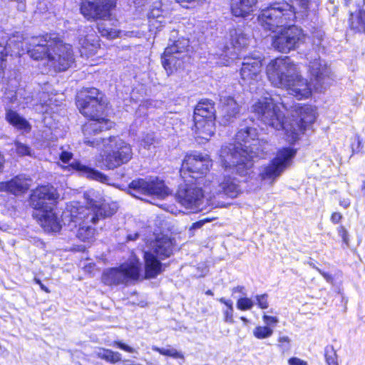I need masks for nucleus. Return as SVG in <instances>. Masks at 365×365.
Here are the masks:
<instances>
[{
  "mask_svg": "<svg viewBox=\"0 0 365 365\" xmlns=\"http://www.w3.org/2000/svg\"><path fill=\"white\" fill-rule=\"evenodd\" d=\"M220 122L223 125L232 123L239 115L240 108L236 101L224 93L220 95Z\"/></svg>",
  "mask_w": 365,
  "mask_h": 365,
  "instance_id": "5701e85b",
  "label": "nucleus"
},
{
  "mask_svg": "<svg viewBox=\"0 0 365 365\" xmlns=\"http://www.w3.org/2000/svg\"><path fill=\"white\" fill-rule=\"evenodd\" d=\"M116 0H81V14L88 21L106 19L115 6Z\"/></svg>",
  "mask_w": 365,
  "mask_h": 365,
  "instance_id": "2eb2a0df",
  "label": "nucleus"
},
{
  "mask_svg": "<svg viewBox=\"0 0 365 365\" xmlns=\"http://www.w3.org/2000/svg\"><path fill=\"white\" fill-rule=\"evenodd\" d=\"M294 108L297 119L289 123L284 121L285 115L279 106L269 96L263 97L255 102L251 111L264 124L277 130H284L286 140L293 143L303 133L307 125L314 123L316 119V109L312 106L297 104Z\"/></svg>",
  "mask_w": 365,
  "mask_h": 365,
  "instance_id": "f257e3e1",
  "label": "nucleus"
},
{
  "mask_svg": "<svg viewBox=\"0 0 365 365\" xmlns=\"http://www.w3.org/2000/svg\"><path fill=\"white\" fill-rule=\"evenodd\" d=\"M58 198L56 190L51 185H43L34 190L30 196V205L38 212L54 206Z\"/></svg>",
  "mask_w": 365,
  "mask_h": 365,
  "instance_id": "a211bd4d",
  "label": "nucleus"
},
{
  "mask_svg": "<svg viewBox=\"0 0 365 365\" xmlns=\"http://www.w3.org/2000/svg\"><path fill=\"white\" fill-rule=\"evenodd\" d=\"M339 205L345 209L348 208L351 205V200L349 198H341L339 200Z\"/></svg>",
  "mask_w": 365,
  "mask_h": 365,
  "instance_id": "13d9d810",
  "label": "nucleus"
},
{
  "mask_svg": "<svg viewBox=\"0 0 365 365\" xmlns=\"http://www.w3.org/2000/svg\"><path fill=\"white\" fill-rule=\"evenodd\" d=\"M351 29L356 32L365 33V10H361L356 14H351L349 19Z\"/></svg>",
  "mask_w": 365,
  "mask_h": 365,
  "instance_id": "c9c22d12",
  "label": "nucleus"
},
{
  "mask_svg": "<svg viewBox=\"0 0 365 365\" xmlns=\"http://www.w3.org/2000/svg\"><path fill=\"white\" fill-rule=\"evenodd\" d=\"M178 3L180 4L183 7H187L186 4L192 2H203L206 0H175Z\"/></svg>",
  "mask_w": 365,
  "mask_h": 365,
  "instance_id": "bf43d9fd",
  "label": "nucleus"
},
{
  "mask_svg": "<svg viewBox=\"0 0 365 365\" xmlns=\"http://www.w3.org/2000/svg\"><path fill=\"white\" fill-rule=\"evenodd\" d=\"M15 150L19 155H31V150L27 145L16 141L14 143Z\"/></svg>",
  "mask_w": 365,
  "mask_h": 365,
  "instance_id": "a18cd8bd",
  "label": "nucleus"
},
{
  "mask_svg": "<svg viewBox=\"0 0 365 365\" xmlns=\"http://www.w3.org/2000/svg\"><path fill=\"white\" fill-rule=\"evenodd\" d=\"M309 61L308 71L311 83H308L312 90L322 91L325 88L330 76V69L319 56L317 55L308 57Z\"/></svg>",
  "mask_w": 365,
  "mask_h": 365,
  "instance_id": "dca6fc26",
  "label": "nucleus"
},
{
  "mask_svg": "<svg viewBox=\"0 0 365 365\" xmlns=\"http://www.w3.org/2000/svg\"><path fill=\"white\" fill-rule=\"evenodd\" d=\"M173 240L167 236H162L156 238L151 244V251L160 259L169 257L173 253Z\"/></svg>",
  "mask_w": 365,
  "mask_h": 365,
  "instance_id": "a878e982",
  "label": "nucleus"
},
{
  "mask_svg": "<svg viewBox=\"0 0 365 365\" xmlns=\"http://www.w3.org/2000/svg\"><path fill=\"white\" fill-rule=\"evenodd\" d=\"M112 126L113 123L106 118L90 120L82 127L84 143L93 148H99L102 145V140L104 138H98L96 135L103 130L110 129Z\"/></svg>",
  "mask_w": 365,
  "mask_h": 365,
  "instance_id": "6ab92c4d",
  "label": "nucleus"
},
{
  "mask_svg": "<svg viewBox=\"0 0 365 365\" xmlns=\"http://www.w3.org/2000/svg\"><path fill=\"white\" fill-rule=\"evenodd\" d=\"M138 238V233H135V234H133V235H128V237H127V239L129 241H130V240H135Z\"/></svg>",
  "mask_w": 365,
  "mask_h": 365,
  "instance_id": "69168bd1",
  "label": "nucleus"
},
{
  "mask_svg": "<svg viewBox=\"0 0 365 365\" xmlns=\"http://www.w3.org/2000/svg\"><path fill=\"white\" fill-rule=\"evenodd\" d=\"M145 272L147 278H155L164 270L160 259L150 252H145Z\"/></svg>",
  "mask_w": 365,
  "mask_h": 365,
  "instance_id": "bb28decb",
  "label": "nucleus"
},
{
  "mask_svg": "<svg viewBox=\"0 0 365 365\" xmlns=\"http://www.w3.org/2000/svg\"><path fill=\"white\" fill-rule=\"evenodd\" d=\"M342 217V215L339 212H334L331 216V220L333 223H339Z\"/></svg>",
  "mask_w": 365,
  "mask_h": 365,
  "instance_id": "4d7b16f0",
  "label": "nucleus"
},
{
  "mask_svg": "<svg viewBox=\"0 0 365 365\" xmlns=\"http://www.w3.org/2000/svg\"><path fill=\"white\" fill-rule=\"evenodd\" d=\"M266 73L272 86L285 88L297 99L307 98L311 96V86L301 76L298 65L289 57H279L270 61Z\"/></svg>",
  "mask_w": 365,
  "mask_h": 365,
  "instance_id": "39448f33",
  "label": "nucleus"
},
{
  "mask_svg": "<svg viewBox=\"0 0 365 365\" xmlns=\"http://www.w3.org/2000/svg\"><path fill=\"white\" fill-rule=\"evenodd\" d=\"M237 143L222 146L220 158L222 165L230 168L240 176L250 175L255 157L263 158L267 153L268 143L258 138L255 128H240L235 136Z\"/></svg>",
  "mask_w": 365,
  "mask_h": 365,
  "instance_id": "f03ea898",
  "label": "nucleus"
},
{
  "mask_svg": "<svg viewBox=\"0 0 365 365\" xmlns=\"http://www.w3.org/2000/svg\"><path fill=\"white\" fill-rule=\"evenodd\" d=\"M129 190L130 195L139 199H143L141 195L164 198L170 194V190L163 181L158 178L150 180H134L129 185Z\"/></svg>",
  "mask_w": 365,
  "mask_h": 365,
  "instance_id": "ddd939ff",
  "label": "nucleus"
},
{
  "mask_svg": "<svg viewBox=\"0 0 365 365\" xmlns=\"http://www.w3.org/2000/svg\"><path fill=\"white\" fill-rule=\"evenodd\" d=\"M207 178L203 184L207 185ZM205 190L202 191L201 188L197 187L186 185L181 186L177 193V200L178 202L186 210L192 212H196L202 210V205ZM209 193V192H207Z\"/></svg>",
  "mask_w": 365,
  "mask_h": 365,
  "instance_id": "f3484780",
  "label": "nucleus"
},
{
  "mask_svg": "<svg viewBox=\"0 0 365 365\" xmlns=\"http://www.w3.org/2000/svg\"><path fill=\"white\" fill-rule=\"evenodd\" d=\"M72 165L76 170L80 171L83 175H85L88 178L103 183H106L108 181V178L106 175L93 168L87 167L79 162L73 163Z\"/></svg>",
  "mask_w": 365,
  "mask_h": 365,
  "instance_id": "72a5a7b5",
  "label": "nucleus"
},
{
  "mask_svg": "<svg viewBox=\"0 0 365 365\" xmlns=\"http://www.w3.org/2000/svg\"><path fill=\"white\" fill-rule=\"evenodd\" d=\"M210 222V220L207 219V218H205L204 220H200L198 222H194L192 225L190 229L191 230L199 229V228L202 227L205 222Z\"/></svg>",
  "mask_w": 365,
  "mask_h": 365,
  "instance_id": "864d4df0",
  "label": "nucleus"
},
{
  "mask_svg": "<svg viewBox=\"0 0 365 365\" xmlns=\"http://www.w3.org/2000/svg\"><path fill=\"white\" fill-rule=\"evenodd\" d=\"M258 0H231L232 14L237 17H245L254 11Z\"/></svg>",
  "mask_w": 365,
  "mask_h": 365,
  "instance_id": "c85d7f7f",
  "label": "nucleus"
},
{
  "mask_svg": "<svg viewBox=\"0 0 365 365\" xmlns=\"http://www.w3.org/2000/svg\"><path fill=\"white\" fill-rule=\"evenodd\" d=\"M255 299L260 309H264L269 307L268 295L267 294L256 295Z\"/></svg>",
  "mask_w": 365,
  "mask_h": 365,
  "instance_id": "49530a36",
  "label": "nucleus"
},
{
  "mask_svg": "<svg viewBox=\"0 0 365 365\" xmlns=\"http://www.w3.org/2000/svg\"><path fill=\"white\" fill-rule=\"evenodd\" d=\"M254 306V302L247 297L240 298L237 302V307L241 311L251 309Z\"/></svg>",
  "mask_w": 365,
  "mask_h": 365,
  "instance_id": "c03bdc74",
  "label": "nucleus"
},
{
  "mask_svg": "<svg viewBox=\"0 0 365 365\" xmlns=\"http://www.w3.org/2000/svg\"><path fill=\"white\" fill-rule=\"evenodd\" d=\"M53 207L41 210L34 213V217L37 219L41 227L46 232H59L63 225V215L62 220L58 217V214L54 212ZM65 211L63 215H64Z\"/></svg>",
  "mask_w": 365,
  "mask_h": 365,
  "instance_id": "4be33fe9",
  "label": "nucleus"
},
{
  "mask_svg": "<svg viewBox=\"0 0 365 365\" xmlns=\"http://www.w3.org/2000/svg\"><path fill=\"white\" fill-rule=\"evenodd\" d=\"M81 46L80 52L81 56L89 57L96 54L99 48L98 39L93 33L79 38Z\"/></svg>",
  "mask_w": 365,
  "mask_h": 365,
  "instance_id": "7c9ffc66",
  "label": "nucleus"
},
{
  "mask_svg": "<svg viewBox=\"0 0 365 365\" xmlns=\"http://www.w3.org/2000/svg\"><path fill=\"white\" fill-rule=\"evenodd\" d=\"M296 152V150L291 148L279 149L269 164L259 168L258 175L261 180L266 181L271 185L273 184L290 166Z\"/></svg>",
  "mask_w": 365,
  "mask_h": 365,
  "instance_id": "6e6552de",
  "label": "nucleus"
},
{
  "mask_svg": "<svg viewBox=\"0 0 365 365\" xmlns=\"http://www.w3.org/2000/svg\"><path fill=\"white\" fill-rule=\"evenodd\" d=\"M118 205L115 202L107 203L103 202L100 206L92 205L90 207H84L80 205L77 202H71L70 210L66 213V217H70L71 223L70 226L72 227L73 224L76 225V222L84 218L85 221L91 222L96 224L99 219L110 217L116 212Z\"/></svg>",
  "mask_w": 365,
  "mask_h": 365,
  "instance_id": "0eeeda50",
  "label": "nucleus"
},
{
  "mask_svg": "<svg viewBox=\"0 0 365 365\" xmlns=\"http://www.w3.org/2000/svg\"><path fill=\"white\" fill-rule=\"evenodd\" d=\"M99 95L98 89L91 88L81 91L77 96L76 104L80 112L90 120L103 118L101 115L105 105Z\"/></svg>",
  "mask_w": 365,
  "mask_h": 365,
  "instance_id": "9b49d317",
  "label": "nucleus"
},
{
  "mask_svg": "<svg viewBox=\"0 0 365 365\" xmlns=\"http://www.w3.org/2000/svg\"><path fill=\"white\" fill-rule=\"evenodd\" d=\"M219 302L225 304V307L222 309V313L224 316V321L229 324L234 323L233 319V303L230 299H226L224 297L219 299Z\"/></svg>",
  "mask_w": 365,
  "mask_h": 365,
  "instance_id": "4c0bfd02",
  "label": "nucleus"
},
{
  "mask_svg": "<svg viewBox=\"0 0 365 365\" xmlns=\"http://www.w3.org/2000/svg\"><path fill=\"white\" fill-rule=\"evenodd\" d=\"M133 156L130 145L117 136L102 140V164L107 169H114L127 163Z\"/></svg>",
  "mask_w": 365,
  "mask_h": 365,
  "instance_id": "423d86ee",
  "label": "nucleus"
},
{
  "mask_svg": "<svg viewBox=\"0 0 365 365\" xmlns=\"http://www.w3.org/2000/svg\"><path fill=\"white\" fill-rule=\"evenodd\" d=\"M152 349L155 351L159 352L160 354L164 356H170L174 359H184V355L182 352L178 351L176 349L173 347L168 348H159L153 346Z\"/></svg>",
  "mask_w": 365,
  "mask_h": 365,
  "instance_id": "58836bf2",
  "label": "nucleus"
},
{
  "mask_svg": "<svg viewBox=\"0 0 365 365\" xmlns=\"http://www.w3.org/2000/svg\"><path fill=\"white\" fill-rule=\"evenodd\" d=\"M160 6L161 3H157L151 9L148 14L150 30L153 29H159L166 23V20L163 16L165 11Z\"/></svg>",
  "mask_w": 365,
  "mask_h": 365,
  "instance_id": "2f4dec72",
  "label": "nucleus"
},
{
  "mask_svg": "<svg viewBox=\"0 0 365 365\" xmlns=\"http://www.w3.org/2000/svg\"><path fill=\"white\" fill-rule=\"evenodd\" d=\"M316 270L317 272H319V273H320L323 276V277L327 280V282H332L333 277H332V276L330 274L322 271L318 267H316Z\"/></svg>",
  "mask_w": 365,
  "mask_h": 365,
  "instance_id": "5fc2aeb1",
  "label": "nucleus"
},
{
  "mask_svg": "<svg viewBox=\"0 0 365 365\" xmlns=\"http://www.w3.org/2000/svg\"><path fill=\"white\" fill-rule=\"evenodd\" d=\"M145 0H134V3L136 4V5H143L144 4Z\"/></svg>",
  "mask_w": 365,
  "mask_h": 365,
  "instance_id": "774afa93",
  "label": "nucleus"
},
{
  "mask_svg": "<svg viewBox=\"0 0 365 365\" xmlns=\"http://www.w3.org/2000/svg\"><path fill=\"white\" fill-rule=\"evenodd\" d=\"M98 30L101 36L111 39L118 37L120 34L119 31L108 27L105 23L99 24L98 25Z\"/></svg>",
  "mask_w": 365,
  "mask_h": 365,
  "instance_id": "ea45409f",
  "label": "nucleus"
},
{
  "mask_svg": "<svg viewBox=\"0 0 365 365\" xmlns=\"http://www.w3.org/2000/svg\"><path fill=\"white\" fill-rule=\"evenodd\" d=\"M6 119L7 121L19 130L29 132L31 125L27 120L20 116L16 111L8 109L6 113Z\"/></svg>",
  "mask_w": 365,
  "mask_h": 365,
  "instance_id": "f704fd0d",
  "label": "nucleus"
},
{
  "mask_svg": "<svg viewBox=\"0 0 365 365\" xmlns=\"http://www.w3.org/2000/svg\"><path fill=\"white\" fill-rule=\"evenodd\" d=\"M34 281L36 284H38L40 286L41 290L44 291L46 293L50 292V290L44 284H42L40 279L35 278Z\"/></svg>",
  "mask_w": 365,
  "mask_h": 365,
  "instance_id": "052dcab7",
  "label": "nucleus"
},
{
  "mask_svg": "<svg viewBox=\"0 0 365 365\" xmlns=\"http://www.w3.org/2000/svg\"><path fill=\"white\" fill-rule=\"evenodd\" d=\"M295 18L293 5L286 1L274 2L261 11L258 19L264 29L275 32L277 29H281L280 33L272 40V46L276 50L289 52L294 49L303 38L302 31L291 25Z\"/></svg>",
  "mask_w": 365,
  "mask_h": 365,
  "instance_id": "7ed1b4c3",
  "label": "nucleus"
},
{
  "mask_svg": "<svg viewBox=\"0 0 365 365\" xmlns=\"http://www.w3.org/2000/svg\"><path fill=\"white\" fill-rule=\"evenodd\" d=\"M262 68V63L259 57H245L240 69V76L244 83L251 84L259 81L261 78Z\"/></svg>",
  "mask_w": 365,
  "mask_h": 365,
  "instance_id": "412c9836",
  "label": "nucleus"
},
{
  "mask_svg": "<svg viewBox=\"0 0 365 365\" xmlns=\"http://www.w3.org/2000/svg\"><path fill=\"white\" fill-rule=\"evenodd\" d=\"M71 206V203L68 205H67L66 210L65 211V213L63 215V225L64 226H67L68 230L71 231H73L74 229H76L78 226V229L76 232V237L81 241L85 242H91L94 239V232L95 230L93 228L91 227L90 226L87 225L88 223L90 222L85 221L84 218H83L81 220H79L78 222H76V225L73 224L72 227L70 226V224L71 223V219L70 217L67 216L66 217V213L70 210Z\"/></svg>",
  "mask_w": 365,
  "mask_h": 365,
  "instance_id": "b1692460",
  "label": "nucleus"
},
{
  "mask_svg": "<svg viewBox=\"0 0 365 365\" xmlns=\"http://www.w3.org/2000/svg\"><path fill=\"white\" fill-rule=\"evenodd\" d=\"M29 181L22 175L16 176L9 181L0 182V191L8 192L15 195H21L29 190Z\"/></svg>",
  "mask_w": 365,
  "mask_h": 365,
  "instance_id": "393cba45",
  "label": "nucleus"
},
{
  "mask_svg": "<svg viewBox=\"0 0 365 365\" xmlns=\"http://www.w3.org/2000/svg\"><path fill=\"white\" fill-rule=\"evenodd\" d=\"M263 321L267 324V326H270L272 324H276L278 323L279 320L276 317H272L264 314L263 316Z\"/></svg>",
  "mask_w": 365,
  "mask_h": 365,
  "instance_id": "3c124183",
  "label": "nucleus"
},
{
  "mask_svg": "<svg viewBox=\"0 0 365 365\" xmlns=\"http://www.w3.org/2000/svg\"><path fill=\"white\" fill-rule=\"evenodd\" d=\"M94 354L97 357L112 364H115L121 361V354L119 352H115L110 349L98 348L95 350Z\"/></svg>",
  "mask_w": 365,
  "mask_h": 365,
  "instance_id": "e433bc0d",
  "label": "nucleus"
},
{
  "mask_svg": "<svg viewBox=\"0 0 365 365\" xmlns=\"http://www.w3.org/2000/svg\"><path fill=\"white\" fill-rule=\"evenodd\" d=\"M193 120H215V110L212 101L204 100L199 102L194 110Z\"/></svg>",
  "mask_w": 365,
  "mask_h": 365,
  "instance_id": "c756f323",
  "label": "nucleus"
},
{
  "mask_svg": "<svg viewBox=\"0 0 365 365\" xmlns=\"http://www.w3.org/2000/svg\"><path fill=\"white\" fill-rule=\"evenodd\" d=\"M211 165V160L207 155L197 152L187 154L182 163L180 176L185 181L190 182L188 178L193 179L200 178L208 172Z\"/></svg>",
  "mask_w": 365,
  "mask_h": 365,
  "instance_id": "f8f14e48",
  "label": "nucleus"
},
{
  "mask_svg": "<svg viewBox=\"0 0 365 365\" xmlns=\"http://www.w3.org/2000/svg\"><path fill=\"white\" fill-rule=\"evenodd\" d=\"M289 365H307V363L299 358L292 357L288 361Z\"/></svg>",
  "mask_w": 365,
  "mask_h": 365,
  "instance_id": "603ef678",
  "label": "nucleus"
},
{
  "mask_svg": "<svg viewBox=\"0 0 365 365\" xmlns=\"http://www.w3.org/2000/svg\"><path fill=\"white\" fill-rule=\"evenodd\" d=\"M323 36L324 35L322 31H318L314 36V37H317V42L314 41V43H316L317 46H319L321 44V41H322Z\"/></svg>",
  "mask_w": 365,
  "mask_h": 365,
  "instance_id": "e2e57ef3",
  "label": "nucleus"
},
{
  "mask_svg": "<svg viewBox=\"0 0 365 365\" xmlns=\"http://www.w3.org/2000/svg\"><path fill=\"white\" fill-rule=\"evenodd\" d=\"M4 157L0 154V173L2 172L3 170V168H4Z\"/></svg>",
  "mask_w": 365,
  "mask_h": 365,
  "instance_id": "338daca9",
  "label": "nucleus"
},
{
  "mask_svg": "<svg viewBox=\"0 0 365 365\" xmlns=\"http://www.w3.org/2000/svg\"><path fill=\"white\" fill-rule=\"evenodd\" d=\"M27 52L35 60H45L49 67L63 71L73 62L71 46L55 34L33 36L28 41Z\"/></svg>",
  "mask_w": 365,
  "mask_h": 365,
  "instance_id": "20e7f679",
  "label": "nucleus"
},
{
  "mask_svg": "<svg viewBox=\"0 0 365 365\" xmlns=\"http://www.w3.org/2000/svg\"><path fill=\"white\" fill-rule=\"evenodd\" d=\"M273 334V329L268 326H258L253 330V335L259 339H267Z\"/></svg>",
  "mask_w": 365,
  "mask_h": 365,
  "instance_id": "a19ab883",
  "label": "nucleus"
},
{
  "mask_svg": "<svg viewBox=\"0 0 365 365\" xmlns=\"http://www.w3.org/2000/svg\"><path fill=\"white\" fill-rule=\"evenodd\" d=\"M19 95H21V90H19L14 96H12L11 97H10L11 98V102L13 103H16L17 104H21V103H24V102H21L20 100L18 99V96ZM7 98H9V96H8Z\"/></svg>",
  "mask_w": 365,
  "mask_h": 365,
  "instance_id": "6e6d98bb",
  "label": "nucleus"
},
{
  "mask_svg": "<svg viewBox=\"0 0 365 365\" xmlns=\"http://www.w3.org/2000/svg\"><path fill=\"white\" fill-rule=\"evenodd\" d=\"M14 51L11 48V43H9L7 34L0 29V80L4 76V68L5 58L10 53Z\"/></svg>",
  "mask_w": 365,
  "mask_h": 365,
  "instance_id": "473e14b6",
  "label": "nucleus"
},
{
  "mask_svg": "<svg viewBox=\"0 0 365 365\" xmlns=\"http://www.w3.org/2000/svg\"><path fill=\"white\" fill-rule=\"evenodd\" d=\"M193 130L195 138L207 141L215 133V120H194Z\"/></svg>",
  "mask_w": 365,
  "mask_h": 365,
  "instance_id": "cd10ccee",
  "label": "nucleus"
},
{
  "mask_svg": "<svg viewBox=\"0 0 365 365\" xmlns=\"http://www.w3.org/2000/svg\"><path fill=\"white\" fill-rule=\"evenodd\" d=\"M250 41V37L242 29H231L228 34V44L225 46L222 53L220 54L217 63L228 66L232 60L238 57L240 51L247 48Z\"/></svg>",
  "mask_w": 365,
  "mask_h": 365,
  "instance_id": "9d476101",
  "label": "nucleus"
},
{
  "mask_svg": "<svg viewBox=\"0 0 365 365\" xmlns=\"http://www.w3.org/2000/svg\"><path fill=\"white\" fill-rule=\"evenodd\" d=\"M158 143V140L155 138L154 133H147L145 135L140 142V145L145 149L150 150L151 147L155 146Z\"/></svg>",
  "mask_w": 365,
  "mask_h": 365,
  "instance_id": "37998d69",
  "label": "nucleus"
},
{
  "mask_svg": "<svg viewBox=\"0 0 365 365\" xmlns=\"http://www.w3.org/2000/svg\"><path fill=\"white\" fill-rule=\"evenodd\" d=\"M112 346H115L118 348H119L125 351L129 352V353L136 352L135 349H133V347L129 346L128 345H126L124 343L119 341H114L113 343Z\"/></svg>",
  "mask_w": 365,
  "mask_h": 365,
  "instance_id": "de8ad7c7",
  "label": "nucleus"
},
{
  "mask_svg": "<svg viewBox=\"0 0 365 365\" xmlns=\"http://www.w3.org/2000/svg\"><path fill=\"white\" fill-rule=\"evenodd\" d=\"M188 46L189 40L181 38L165 49L162 56V64L168 74L172 73L175 69L180 67L185 60L187 58Z\"/></svg>",
  "mask_w": 365,
  "mask_h": 365,
  "instance_id": "4468645a",
  "label": "nucleus"
},
{
  "mask_svg": "<svg viewBox=\"0 0 365 365\" xmlns=\"http://www.w3.org/2000/svg\"><path fill=\"white\" fill-rule=\"evenodd\" d=\"M207 185H205V192H209L213 197L221 193L230 197H236L241 192L238 180L230 176L224 177L221 182H216L207 177Z\"/></svg>",
  "mask_w": 365,
  "mask_h": 365,
  "instance_id": "aec40b11",
  "label": "nucleus"
},
{
  "mask_svg": "<svg viewBox=\"0 0 365 365\" xmlns=\"http://www.w3.org/2000/svg\"><path fill=\"white\" fill-rule=\"evenodd\" d=\"M73 157V153L71 152H69L68 150H62L60 154V159L61 160L66 163H68Z\"/></svg>",
  "mask_w": 365,
  "mask_h": 365,
  "instance_id": "8fccbe9b",
  "label": "nucleus"
},
{
  "mask_svg": "<svg viewBox=\"0 0 365 365\" xmlns=\"http://www.w3.org/2000/svg\"><path fill=\"white\" fill-rule=\"evenodd\" d=\"M48 9V1L46 0H41L37 3L36 5V12L39 14L46 13Z\"/></svg>",
  "mask_w": 365,
  "mask_h": 365,
  "instance_id": "09e8293b",
  "label": "nucleus"
},
{
  "mask_svg": "<svg viewBox=\"0 0 365 365\" xmlns=\"http://www.w3.org/2000/svg\"><path fill=\"white\" fill-rule=\"evenodd\" d=\"M232 292L235 293V292H240V293H242L243 294H245V287H242V286H237V287H235L232 289Z\"/></svg>",
  "mask_w": 365,
  "mask_h": 365,
  "instance_id": "0e129e2a",
  "label": "nucleus"
},
{
  "mask_svg": "<svg viewBox=\"0 0 365 365\" xmlns=\"http://www.w3.org/2000/svg\"><path fill=\"white\" fill-rule=\"evenodd\" d=\"M141 264L135 256L130 258L118 267L109 268L104 270L102 282L106 285H118L127 284L130 280L139 277Z\"/></svg>",
  "mask_w": 365,
  "mask_h": 365,
  "instance_id": "1a4fd4ad",
  "label": "nucleus"
},
{
  "mask_svg": "<svg viewBox=\"0 0 365 365\" xmlns=\"http://www.w3.org/2000/svg\"><path fill=\"white\" fill-rule=\"evenodd\" d=\"M324 356L328 365H338L337 355L332 346H327L324 350Z\"/></svg>",
  "mask_w": 365,
  "mask_h": 365,
  "instance_id": "79ce46f5",
  "label": "nucleus"
},
{
  "mask_svg": "<svg viewBox=\"0 0 365 365\" xmlns=\"http://www.w3.org/2000/svg\"><path fill=\"white\" fill-rule=\"evenodd\" d=\"M278 341L282 346L284 344H289L290 339L287 336H282L279 337Z\"/></svg>",
  "mask_w": 365,
  "mask_h": 365,
  "instance_id": "680f3d73",
  "label": "nucleus"
}]
</instances>
